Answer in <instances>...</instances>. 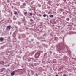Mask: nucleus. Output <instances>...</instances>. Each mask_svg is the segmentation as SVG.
<instances>
[{
    "mask_svg": "<svg viewBox=\"0 0 76 76\" xmlns=\"http://www.w3.org/2000/svg\"><path fill=\"white\" fill-rule=\"evenodd\" d=\"M40 54H41V52H37L35 55V57L36 58H38V57H39V56H40Z\"/></svg>",
    "mask_w": 76,
    "mask_h": 76,
    "instance_id": "nucleus-1",
    "label": "nucleus"
},
{
    "mask_svg": "<svg viewBox=\"0 0 76 76\" xmlns=\"http://www.w3.org/2000/svg\"><path fill=\"white\" fill-rule=\"evenodd\" d=\"M11 28V26H8L6 28V30L7 31H10V28Z\"/></svg>",
    "mask_w": 76,
    "mask_h": 76,
    "instance_id": "nucleus-2",
    "label": "nucleus"
},
{
    "mask_svg": "<svg viewBox=\"0 0 76 76\" xmlns=\"http://www.w3.org/2000/svg\"><path fill=\"white\" fill-rule=\"evenodd\" d=\"M4 41V38H0V41L2 42V41Z\"/></svg>",
    "mask_w": 76,
    "mask_h": 76,
    "instance_id": "nucleus-3",
    "label": "nucleus"
},
{
    "mask_svg": "<svg viewBox=\"0 0 76 76\" xmlns=\"http://www.w3.org/2000/svg\"><path fill=\"white\" fill-rule=\"evenodd\" d=\"M15 71H14L13 72L11 73V76H14V75H15Z\"/></svg>",
    "mask_w": 76,
    "mask_h": 76,
    "instance_id": "nucleus-4",
    "label": "nucleus"
},
{
    "mask_svg": "<svg viewBox=\"0 0 76 76\" xmlns=\"http://www.w3.org/2000/svg\"><path fill=\"white\" fill-rule=\"evenodd\" d=\"M49 16L50 17H52V18H53V17H54V15H50Z\"/></svg>",
    "mask_w": 76,
    "mask_h": 76,
    "instance_id": "nucleus-5",
    "label": "nucleus"
},
{
    "mask_svg": "<svg viewBox=\"0 0 76 76\" xmlns=\"http://www.w3.org/2000/svg\"><path fill=\"white\" fill-rule=\"evenodd\" d=\"M30 20L31 21V22H33L34 21V20L32 19H30Z\"/></svg>",
    "mask_w": 76,
    "mask_h": 76,
    "instance_id": "nucleus-6",
    "label": "nucleus"
},
{
    "mask_svg": "<svg viewBox=\"0 0 76 76\" xmlns=\"http://www.w3.org/2000/svg\"><path fill=\"white\" fill-rule=\"evenodd\" d=\"M2 71H4V70H5V68H3L2 69Z\"/></svg>",
    "mask_w": 76,
    "mask_h": 76,
    "instance_id": "nucleus-7",
    "label": "nucleus"
},
{
    "mask_svg": "<svg viewBox=\"0 0 76 76\" xmlns=\"http://www.w3.org/2000/svg\"><path fill=\"white\" fill-rule=\"evenodd\" d=\"M23 6H26V4H25V3H23Z\"/></svg>",
    "mask_w": 76,
    "mask_h": 76,
    "instance_id": "nucleus-8",
    "label": "nucleus"
},
{
    "mask_svg": "<svg viewBox=\"0 0 76 76\" xmlns=\"http://www.w3.org/2000/svg\"><path fill=\"white\" fill-rule=\"evenodd\" d=\"M18 13L17 12H16V11H15V12H14V14H15V15H17V14Z\"/></svg>",
    "mask_w": 76,
    "mask_h": 76,
    "instance_id": "nucleus-9",
    "label": "nucleus"
},
{
    "mask_svg": "<svg viewBox=\"0 0 76 76\" xmlns=\"http://www.w3.org/2000/svg\"><path fill=\"white\" fill-rule=\"evenodd\" d=\"M69 18H67L66 19V20H67V21H69Z\"/></svg>",
    "mask_w": 76,
    "mask_h": 76,
    "instance_id": "nucleus-10",
    "label": "nucleus"
},
{
    "mask_svg": "<svg viewBox=\"0 0 76 76\" xmlns=\"http://www.w3.org/2000/svg\"><path fill=\"white\" fill-rule=\"evenodd\" d=\"M46 15H45V14H44V15H43V16L44 17H46Z\"/></svg>",
    "mask_w": 76,
    "mask_h": 76,
    "instance_id": "nucleus-11",
    "label": "nucleus"
},
{
    "mask_svg": "<svg viewBox=\"0 0 76 76\" xmlns=\"http://www.w3.org/2000/svg\"><path fill=\"white\" fill-rule=\"evenodd\" d=\"M13 19H14V20H16V18L15 17H14Z\"/></svg>",
    "mask_w": 76,
    "mask_h": 76,
    "instance_id": "nucleus-12",
    "label": "nucleus"
},
{
    "mask_svg": "<svg viewBox=\"0 0 76 76\" xmlns=\"http://www.w3.org/2000/svg\"><path fill=\"white\" fill-rule=\"evenodd\" d=\"M26 14H27V12H24V15H26Z\"/></svg>",
    "mask_w": 76,
    "mask_h": 76,
    "instance_id": "nucleus-13",
    "label": "nucleus"
},
{
    "mask_svg": "<svg viewBox=\"0 0 76 76\" xmlns=\"http://www.w3.org/2000/svg\"><path fill=\"white\" fill-rule=\"evenodd\" d=\"M30 15L31 16H32V13H30Z\"/></svg>",
    "mask_w": 76,
    "mask_h": 76,
    "instance_id": "nucleus-14",
    "label": "nucleus"
},
{
    "mask_svg": "<svg viewBox=\"0 0 76 76\" xmlns=\"http://www.w3.org/2000/svg\"><path fill=\"white\" fill-rule=\"evenodd\" d=\"M50 54H51V53H52V52H51V51H50Z\"/></svg>",
    "mask_w": 76,
    "mask_h": 76,
    "instance_id": "nucleus-15",
    "label": "nucleus"
},
{
    "mask_svg": "<svg viewBox=\"0 0 76 76\" xmlns=\"http://www.w3.org/2000/svg\"><path fill=\"white\" fill-rule=\"evenodd\" d=\"M36 76H38V74H36Z\"/></svg>",
    "mask_w": 76,
    "mask_h": 76,
    "instance_id": "nucleus-16",
    "label": "nucleus"
},
{
    "mask_svg": "<svg viewBox=\"0 0 76 76\" xmlns=\"http://www.w3.org/2000/svg\"><path fill=\"white\" fill-rule=\"evenodd\" d=\"M63 76H66V75L64 74V75H63Z\"/></svg>",
    "mask_w": 76,
    "mask_h": 76,
    "instance_id": "nucleus-17",
    "label": "nucleus"
},
{
    "mask_svg": "<svg viewBox=\"0 0 76 76\" xmlns=\"http://www.w3.org/2000/svg\"><path fill=\"white\" fill-rule=\"evenodd\" d=\"M5 66H6V67H7V65H6Z\"/></svg>",
    "mask_w": 76,
    "mask_h": 76,
    "instance_id": "nucleus-18",
    "label": "nucleus"
},
{
    "mask_svg": "<svg viewBox=\"0 0 76 76\" xmlns=\"http://www.w3.org/2000/svg\"><path fill=\"white\" fill-rule=\"evenodd\" d=\"M55 76H58V75H57Z\"/></svg>",
    "mask_w": 76,
    "mask_h": 76,
    "instance_id": "nucleus-19",
    "label": "nucleus"
},
{
    "mask_svg": "<svg viewBox=\"0 0 76 76\" xmlns=\"http://www.w3.org/2000/svg\"><path fill=\"white\" fill-rule=\"evenodd\" d=\"M41 53H43V51H41Z\"/></svg>",
    "mask_w": 76,
    "mask_h": 76,
    "instance_id": "nucleus-20",
    "label": "nucleus"
},
{
    "mask_svg": "<svg viewBox=\"0 0 76 76\" xmlns=\"http://www.w3.org/2000/svg\"><path fill=\"white\" fill-rule=\"evenodd\" d=\"M8 66H9V65H8Z\"/></svg>",
    "mask_w": 76,
    "mask_h": 76,
    "instance_id": "nucleus-21",
    "label": "nucleus"
},
{
    "mask_svg": "<svg viewBox=\"0 0 76 76\" xmlns=\"http://www.w3.org/2000/svg\"><path fill=\"white\" fill-rule=\"evenodd\" d=\"M20 70H22V69H20Z\"/></svg>",
    "mask_w": 76,
    "mask_h": 76,
    "instance_id": "nucleus-22",
    "label": "nucleus"
}]
</instances>
